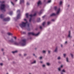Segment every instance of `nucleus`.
<instances>
[{
	"label": "nucleus",
	"mask_w": 74,
	"mask_h": 74,
	"mask_svg": "<svg viewBox=\"0 0 74 74\" xmlns=\"http://www.w3.org/2000/svg\"><path fill=\"white\" fill-rule=\"evenodd\" d=\"M58 48L56 47L54 50V52H55V53H58Z\"/></svg>",
	"instance_id": "nucleus-9"
},
{
	"label": "nucleus",
	"mask_w": 74,
	"mask_h": 74,
	"mask_svg": "<svg viewBox=\"0 0 74 74\" xmlns=\"http://www.w3.org/2000/svg\"><path fill=\"white\" fill-rule=\"evenodd\" d=\"M42 4V3H41V1H39L37 3V6H39V5H41Z\"/></svg>",
	"instance_id": "nucleus-12"
},
{
	"label": "nucleus",
	"mask_w": 74,
	"mask_h": 74,
	"mask_svg": "<svg viewBox=\"0 0 74 74\" xmlns=\"http://www.w3.org/2000/svg\"><path fill=\"white\" fill-rule=\"evenodd\" d=\"M68 44V42H67V41H66L64 43V44H65V45H66V44Z\"/></svg>",
	"instance_id": "nucleus-31"
},
{
	"label": "nucleus",
	"mask_w": 74,
	"mask_h": 74,
	"mask_svg": "<svg viewBox=\"0 0 74 74\" xmlns=\"http://www.w3.org/2000/svg\"><path fill=\"white\" fill-rule=\"evenodd\" d=\"M5 54V53L4 52H3V55H4Z\"/></svg>",
	"instance_id": "nucleus-53"
},
{
	"label": "nucleus",
	"mask_w": 74,
	"mask_h": 74,
	"mask_svg": "<svg viewBox=\"0 0 74 74\" xmlns=\"http://www.w3.org/2000/svg\"><path fill=\"white\" fill-rule=\"evenodd\" d=\"M63 68V65H61L60 66V68L61 69V68Z\"/></svg>",
	"instance_id": "nucleus-49"
},
{
	"label": "nucleus",
	"mask_w": 74,
	"mask_h": 74,
	"mask_svg": "<svg viewBox=\"0 0 74 74\" xmlns=\"http://www.w3.org/2000/svg\"><path fill=\"white\" fill-rule=\"evenodd\" d=\"M4 8H5V5L4 4H1L0 7V9L2 10V11L3 12H5V10Z\"/></svg>",
	"instance_id": "nucleus-5"
},
{
	"label": "nucleus",
	"mask_w": 74,
	"mask_h": 74,
	"mask_svg": "<svg viewBox=\"0 0 74 74\" xmlns=\"http://www.w3.org/2000/svg\"><path fill=\"white\" fill-rule=\"evenodd\" d=\"M21 33L23 34H26V32H22V31H21Z\"/></svg>",
	"instance_id": "nucleus-16"
},
{
	"label": "nucleus",
	"mask_w": 74,
	"mask_h": 74,
	"mask_svg": "<svg viewBox=\"0 0 74 74\" xmlns=\"http://www.w3.org/2000/svg\"><path fill=\"white\" fill-rule=\"evenodd\" d=\"M46 1V0H44V2H45Z\"/></svg>",
	"instance_id": "nucleus-62"
},
{
	"label": "nucleus",
	"mask_w": 74,
	"mask_h": 74,
	"mask_svg": "<svg viewBox=\"0 0 74 74\" xmlns=\"http://www.w3.org/2000/svg\"><path fill=\"white\" fill-rule=\"evenodd\" d=\"M27 30L28 31H30V27H29V23H28L27 25Z\"/></svg>",
	"instance_id": "nucleus-13"
},
{
	"label": "nucleus",
	"mask_w": 74,
	"mask_h": 74,
	"mask_svg": "<svg viewBox=\"0 0 74 74\" xmlns=\"http://www.w3.org/2000/svg\"><path fill=\"white\" fill-rule=\"evenodd\" d=\"M44 74H46V73H44Z\"/></svg>",
	"instance_id": "nucleus-64"
},
{
	"label": "nucleus",
	"mask_w": 74,
	"mask_h": 74,
	"mask_svg": "<svg viewBox=\"0 0 74 74\" xmlns=\"http://www.w3.org/2000/svg\"><path fill=\"white\" fill-rule=\"evenodd\" d=\"M17 28H18V29H19V27H18V26H17Z\"/></svg>",
	"instance_id": "nucleus-60"
},
{
	"label": "nucleus",
	"mask_w": 74,
	"mask_h": 74,
	"mask_svg": "<svg viewBox=\"0 0 74 74\" xmlns=\"http://www.w3.org/2000/svg\"><path fill=\"white\" fill-rule=\"evenodd\" d=\"M1 51H2V52H3L4 51V49H1Z\"/></svg>",
	"instance_id": "nucleus-43"
},
{
	"label": "nucleus",
	"mask_w": 74,
	"mask_h": 74,
	"mask_svg": "<svg viewBox=\"0 0 74 74\" xmlns=\"http://www.w3.org/2000/svg\"><path fill=\"white\" fill-rule=\"evenodd\" d=\"M17 0H15V1H16V2L17 1Z\"/></svg>",
	"instance_id": "nucleus-63"
},
{
	"label": "nucleus",
	"mask_w": 74,
	"mask_h": 74,
	"mask_svg": "<svg viewBox=\"0 0 74 74\" xmlns=\"http://www.w3.org/2000/svg\"><path fill=\"white\" fill-rule=\"evenodd\" d=\"M10 20V18L9 17H8L5 18H4L3 19V21H9Z\"/></svg>",
	"instance_id": "nucleus-10"
},
{
	"label": "nucleus",
	"mask_w": 74,
	"mask_h": 74,
	"mask_svg": "<svg viewBox=\"0 0 74 74\" xmlns=\"http://www.w3.org/2000/svg\"><path fill=\"white\" fill-rule=\"evenodd\" d=\"M51 24V22L49 21H48L47 23V25H49Z\"/></svg>",
	"instance_id": "nucleus-28"
},
{
	"label": "nucleus",
	"mask_w": 74,
	"mask_h": 74,
	"mask_svg": "<svg viewBox=\"0 0 74 74\" xmlns=\"http://www.w3.org/2000/svg\"><path fill=\"white\" fill-rule=\"evenodd\" d=\"M39 59H40V60H41V59H42V57H40L39 58Z\"/></svg>",
	"instance_id": "nucleus-41"
},
{
	"label": "nucleus",
	"mask_w": 74,
	"mask_h": 74,
	"mask_svg": "<svg viewBox=\"0 0 74 74\" xmlns=\"http://www.w3.org/2000/svg\"><path fill=\"white\" fill-rule=\"evenodd\" d=\"M3 63H0V66H3Z\"/></svg>",
	"instance_id": "nucleus-42"
},
{
	"label": "nucleus",
	"mask_w": 74,
	"mask_h": 74,
	"mask_svg": "<svg viewBox=\"0 0 74 74\" xmlns=\"http://www.w3.org/2000/svg\"><path fill=\"white\" fill-rule=\"evenodd\" d=\"M42 67H43L44 68L45 67V65L44 64L42 65Z\"/></svg>",
	"instance_id": "nucleus-36"
},
{
	"label": "nucleus",
	"mask_w": 74,
	"mask_h": 74,
	"mask_svg": "<svg viewBox=\"0 0 74 74\" xmlns=\"http://www.w3.org/2000/svg\"><path fill=\"white\" fill-rule=\"evenodd\" d=\"M42 18H45V16H43L42 17Z\"/></svg>",
	"instance_id": "nucleus-58"
},
{
	"label": "nucleus",
	"mask_w": 74,
	"mask_h": 74,
	"mask_svg": "<svg viewBox=\"0 0 74 74\" xmlns=\"http://www.w3.org/2000/svg\"><path fill=\"white\" fill-rule=\"evenodd\" d=\"M61 48H63V45L62 44H61Z\"/></svg>",
	"instance_id": "nucleus-45"
},
{
	"label": "nucleus",
	"mask_w": 74,
	"mask_h": 74,
	"mask_svg": "<svg viewBox=\"0 0 74 74\" xmlns=\"http://www.w3.org/2000/svg\"><path fill=\"white\" fill-rule=\"evenodd\" d=\"M11 3L12 4V5L14 6V3H13V2H12L11 1Z\"/></svg>",
	"instance_id": "nucleus-35"
},
{
	"label": "nucleus",
	"mask_w": 74,
	"mask_h": 74,
	"mask_svg": "<svg viewBox=\"0 0 74 74\" xmlns=\"http://www.w3.org/2000/svg\"><path fill=\"white\" fill-rule=\"evenodd\" d=\"M45 22H44L42 24L43 26H45Z\"/></svg>",
	"instance_id": "nucleus-30"
},
{
	"label": "nucleus",
	"mask_w": 74,
	"mask_h": 74,
	"mask_svg": "<svg viewBox=\"0 0 74 74\" xmlns=\"http://www.w3.org/2000/svg\"><path fill=\"white\" fill-rule=\"evenodd\" d=\"M69 8V7H70V5H68L67 6Z\"/></svg>",
	"instance_id": "nucleus-56"
},
{
	"label": "nucleus",
	"mask_w": 74,
	"mask_h": 74,
	"mask_svg": "<svg viewBox=\"0 0 74 74\" xmlns=\"http://www.w3.org/2000/svg\"><path fill=\"white\" fill-rule=\"evenodd\" d=\"M48 54H50L51 53V51L49 50L48 51Z\"/></svg>",
	"instance_id": "nucleus-37"
},
{
	"label": "nucleus",
	"mask_w": 74,
	"mask_h": 74,
	"mask_svg": "<svg viewBox=\"0 0 74 74\" xmlns=\"http://www.w3.org/2000/svg\"><path fill=\"white\" fill-rule=\"evenodd\" d=\"M13 38H14V40H16V37H13Z\"/></svg>",
	"instance_id": "nucleus-47"
},
{
	"label": "nucleus",
	"mask_w": 74,
	"mask_h": 74,
	"mask_svg": "<svg viewBox=\"0 0 74 74\" xmlns=\"http://www.w3.org/2000/svg\"><path fill=\"white\" fill-rule=\"evenodd\" d=\"M4 1H1V4L3 3H4Z\"/></svg>",
	"instance_id": "nucleus-46"
},
{
	"label": "nucleus",
	"mask_w": 74,
	"mask_h": 74,
	"mask_svg": "<svg viewBox=\"0 0 74 74\" xmlns=\"http://www.w3.org/2000/svg\"><path fill=\"white\" fill-rule=\"evenodd\" d=\"M24 21H26V22H27V20L26 19H24Z\"/></svg>",
	"instance_id": "nucleus-57"
},
{
	"label": "nucleus",
	"mask_w": 74,
	"mask_h": 74,
	"mask_svg": "<svg viewBox=\"0 0 74 74\" xmlns=\"http://www.w3.org/2000/svg\"><path fill=\"white\" fill-rule=\"evenodd\" d=\"M7 34L8 36H12V34L10 33H8Z\"/></svg>",
	"instance_id": "nucleus-20"
},
{
	"label": "nucleus",
	"mask_w": 74,
	"mask_h": 74,
	"mask_svg": "<svg viewBox=\"0 0 74 74\" xmlns=\"http://www.w3.org/2000/svg\"><path fill=\"white\" fill-rule=\"evenodd\" d=\"M60 8H59L57 11L56 14H55L54 13H52L50 15V17H52V16H56V15H58L60 13Z\"/></svg>",
	"instance_id": "nucleus-3"
},
{
	"label": "nucleus",
	"mask_w": 74,
	"mask_h": 74,
	"mask_svg": "<svg viewBox=\"0 0 74 74\" xmlns=\"http://www.w3.org/2000/svg\"><path fill=\"white\" fill-rule=\"evenodd\" d=\"M27 5H29V3L28 2H27Z\"/></svg>",
	"instance_id": "nucleus-44"
},
{
	"label": "nucleus",
	"mask_w": 74,
	"mask_h": 74,
	"mask_svg": "<svg viewBox=\"0 0 74 74\" xmlns=\"http://www.w3.org/2000/svg\"><path fill=\"white\" fill-rule=\"evenodd\" d=\"M46 65H47L48 66H51V64L49 62H47L46 63Z\"/></svg>",
	"instance_id": "nucleus-17"
},
{
	"label": "nucleus",
	"mask_w": 74,
	"mask_h": 74,
	"mask_svg": "<svg viewBox=\"0 0 74 74\" xmlns=\"http://www.w3.org/2000/svg\"><path fill=\"white\" fill-rule=\"evenodd\" d=\"M62 4V1H60V5H61Z\"/></svg>",
	"instance_id": "nucleus-40"
},
{
	"label": "nucleus",
	"mask_w": 74,
	"mask_h": 74,
	"mask_svg": "<svg viewBox=\"0 0 74 74\" xmlns=\"http://www.w3.org/2000/svg\"><path fill=\"white\" fill-rule=\"evenodd\" d=\"M24 55L25 56H26V55H27V54L24 53Z\"/></svg>",
	"instance_id": "nucleus-51"
},
{
	"label": "nucleus",
	"mask_w": 74,
	"mask_h": 74,
	"mask_svg": "<svg viewBox=\"0 0 74 74\" xmlns=\"http://www.w3.org/2000/svg\"><path fill=\"white\" fill-rule=\"evenodd\" d=\"M17 52H18V51L16 50L12 52V53H13V54H14V53H17Z\"/></svg>",
	"instance_id": "nucleus-15"
},
{
	"label": "nucleus",
	"mask_w": 74,
	"mask_h": 74,
	"mask_svg": "<svg viewBox=\"0 0 74 74\" xmlns=\"http://www.w3.org/2000/svg\"><path fill=\"white\" fill-rule=\"evenodd\" d=\"M0 18L1 19H3L4 18V15L3 14H1L0 15Z\"/></svg>",
	"instance_id": "nucleus-14"
},
{
	"label": "nucleus",
	"mask_w": 74,
	"mask_h": 74,
	"mask_svg": "<svg viewBox=\"0 0 74 74\" xmlns=\"http://www.w3.org/2000/svg\"><path fill=\"white\" fill-rule=\"evenodd\" d=\"M52 21H53V22H54V21H55V20H54V19H52L51 20Z\"/></svg>",
	"instance_id": "nucleus-52"
},
{
	"label": "nucleus",
	"mask_w": 74,
	"mask_h": 74,
	"mask_svg": "<svg viewBox=\"0 0 74 74\" xmlns=\"http://www.w3.org/2000/svg\"><path fill=\"white\" fill-rule=\"evenodd\" d=\"M33 23H34V22H35L34 21H33Z\"/></svg>",
	"instance_id": "nucleus-61"
},
{
	"label": "nucleus",
	"mask_w": 74,
	"mask_h": 74,
	"mask_svg": "<svg viewBox=\"0 0 74 74\" xmlns=\"http://www.w3.org/2000/svg\"><path fill=\"white\" fill-rule=\"evenodd\" d=\"M58 63L59 64H61V63H62V62H61L60 61H58Z\"/></svg>",
	"instance_id": "nucleus-48"
},
{
	"label": "nucleus",
	"mask_w": 74,
	"mask_h": 74,
	"mask_svg": "<svg viewBox=\"0 0 74 74\" xmlns=\"http://www.w3.org/2000/svg\"><path fill=\"white\" fill-rule=\"evenodd\" d=\"M40 34V33L38 32V33L35 34L33 32H29L28 33V35L29 36H30V35H32V36H38V34Z\"/></svg>",
	"instance_id": "nucleus-7"
},
{
	"label": "nucleus",
	"mask_w": 74,
	"mask_h": 74,
	"mask_svg": "<svg viewBox=\"0 0 74 74\" xmlns=\"http://www.w3.org/2000/svg\"><path fill=\"white\" fill-rule=\"evenodd\" d=\"M54 9L55 10V11H56L57 10V7H54Z\"/></svg>",
	"instance_id": "nucleus-32"
},
{
	"label": "nucleus",
	"mask_w": 74,
	"mask_h": 74,
	"mask_svg": "<svg viewBox=\"0 0 74 74\" xmlns=\"http://www.w3.org/2000/svg\"><path fill=\"white\" fill-rule=\"evenodd\" d=\"M25 15L27 18H29V16H30V17L29 19V22H31V21H32V17H33V16H36V13H35L33 15L32 14L29 15V14L28 13H27Z\"/></svg>",
	"instance_id": "nucleus-2"
},
{
	"label": "nucleus",
	"mask_w": 74,
	"mask_h": 74,
	"mask_svg": "<svg viewBox=\"0 0 74 74\" xmlns=\"http://www.w3.org/2000/svg\"><path fill=\"white\" fill-rule=\"evenodd\" d=\"M24 3V0H20V4H21V3Z\"/></svg>",
	"instance_id": "nucleus-18"
},
{
	"label": "nucleus",
	"mask_w": 74,
	"mask_h": 74,
	"mask_svg": "<svg viewBox=\"0 0 74 74\" xmlns=\"http://www.w3.org/2000/svg\"><path fill=\"white\" fill-rule=\"evenodd\" d=\"M40 63H43V62H42V61H40Z\"/></svg>",
	"instance_id": "nucleus-55"
},
{
	"label": "nucleus",
	"mask_w": 74,
	"mask_h": 74,
	"mask_svg": "<svg viewBox=\"0 0 74 74\" xmlns=\"http://www.w3.org/2000/svg\"><path fill=\"white\" fill-rule=\"evenodd\" d=\"M43 11V10H41L40 12L39 13V14H42V11Z\"/></svg>",
	"instance_id": "nucleus-21"
},
{
	"label": "nucleus",
	"mask_w": 74,
	"mask_h": 74,
	"mask_svg": "<svg viewBox=\"0 0 74 74\" xmlns=\"http://www.w3.org/2000/svg\"><path fill=\"white\" fill-rule=\"evenodd\" d=\"M9 14L10 15H12V11L10 12L9 13Z\"/></svg>",
	"instance_id": "nucleus-26"
},
{
	"label": "nucleus",
	"mask_w": 74,
	"mask_h": 74,
	"mask_svg": "<svg viewBox=\"0 0 74 74\" xmlns=\"http://www.w3.org/2000/svg\"><path fill=\"white\" fill-rule=\"evenodd\" d=\"M18 55L19 56H22V55L21 54H19Z\"/></svg>",
	"instance_id": "nucleus-50"
},
{
	"label": "nucleus",
	"mask_w": 74,
	"mask_h": 74,
	"mask_svg": "<svg viewBox=\"0 0 74 74\" xmlns=\"http://www.w3.org/2000/svg\"><path fill=\"white\" fill-rule=\"evenodd\" d=\"M63 56H64V58H65L66 57V54H63Z\"/></svg>",
	"instance_id": "nucleus-34"
},
{
	"label": "nucleus",
	"mask_w": 74,
	"mask_h": 74,
	"mask_svg": "<svg viewBox=\"0 0 74 74\" xmlns=\"http://www.w3.org/2000/svg\"><path fill=\"white\" fill-rule=\"evenodd\" d=\"M66 60L67 62H69V58H66Z\"/></svg>",
	"instance_id": "nucleus-25"
},
{
	"label": "nucleus",
	"mask_w": 74,
	"mask_h": 74,
	"mask_svg": "<svg viewBox=\"0 0 74 74\" xmlns=\"http://www.w3.org/2000/svg\"><path fill=\"white\" fill-rule=\"evenodd\" d=\"M33 55L34 56H35V58H37V56H36V55H35V54H33Z\"/></svg>",
	"instance_id": "nucleus-39"
},
{
	"label": "nucleus",
	"mask_w": 74,
	"mask_h": 74,
	"mask_svg": "<svg viewBox=\"0 0 74 74\" xmlns=\"http://www.w3.org/2000/svg\"><path fill=\"white\" fill-rule=\"evenodd\" d=\"M51 0H49L47 1V3H51Z\"/></svg>",
	"instance_id": "nucleus-38"
},
{
	"label": "nucleus",
	"mask_w": 74,
	"mask_h": 74,
	"mask_svg": "<svg viewBox=\"0 0 74 74\" xmlns=\"http://www.w3.org/2000/svg\"><path fill=\"white\" fill-rule=\"evenodd\" d=\"M27 23V21L25 23L22 22V24H19V26L22 29H23V27H26V25Z\"/></svg>",
	"instance_id": "nucleus-4"
},
{
	"label": "nucleus",
	"mask_w": 74,
	"mask_h": 74,
	"mask_svg": "<svg viewBox=\"0 0 74 74\" xmlns=\"http://www.w3.org/2000/svg\"><path fill=\"white\" fill-rule=\"evenodd\" d=\"M34 63H36V60L32 62H31V64H34Z\"/></svg>",
	"instance_id": "nucleus-23"
},
{
	"label": "nucleus",
	"mask_w": 74,
	"mask_h": 74,
	"mask_svg": "<svg viewBox=\"0 0 74 74\" xmlns=\"http://www.w3.org/2000/svg\"><path fill=\"white\" fill-rule=\"evenodd\" d=\"M40 29H42V27L41 26H40Z\"/></svg>",
	"instance_id": "nucleus-54"
},
{
	"label": "nucleus",
	"mask_w": 74,
	"mask_h": 74,
	"mask_svg": "<svg viewBox=\"0 0 74 74\" xmlns=\"http://www.w3.org/2000/svg\"><path fill=\"white\" fill-rule=\"evenodd\" d=\"M57 59L58 60H60V59H61V58H60V57H58Z\"/></svg>",
	"instance_id": "nucleus-33"
},
{
	"label": "nucleus",
	"mask_w": 74,
	"mask_h": 74,
	"mask_svg": "<svg viewBox=\"0 0 74 74\" xmlns=\"http://www.w3.org/2000/svg\"><path fill=\"white\" fill-rule=\"evenodd\" d=\"M58 71H61V68H58Z\"/></svg>",
	"instance_id": "nucleus-24"
},
{
	"label": "nucleus",
	"mask_w": 74,
	"mask_h": 74,
	"mask_svg": "<svg viewBox=\"0 0 74 74\" xmlns=\"http://www.w3.org/2000/svg\"><path fill=\"white\" fill-rule=\"evenodd\" d=\"M46 51L43 50L42 51V53H44L45 54V53H46Z\"/></svg>",
	"instance_id": "nucleus-19"
},
{
	"label": "nucleus",
	"mask_w": 74,
	"mask_h": 74,
	"mask_svg": "<svg viewBox=\"0 0 74 74\" xmlns=\"http://www.w3.org/2000/svg\"><path fill=\"white\" fill-rule=\"evenodd\" d=\"M8 41L9 42L13 43L14 45H17V46H19L20 45L23 46L26 45V43L25 39H23L21 41L18 42L16 41H14V39L12 38L10 40H8Z\"/></svg>",
	"instance_id": "nucleus-1"
},
{
	"label": "nucleus",
	"mask_w": 74,
	"mask_h": 74,
	"mask_svg": "<svg viewBox=\"0 0 74 74\" xmlns=\"http://www.w3.org/2000/svg\"><path fill=\"white\" fill-rule=\"evenodd\" d=\"M37 22H40V18H37Z\"/></svg>",
	"instance_id": "nucleus-22"
},
{
	"label": "nucleus",
	"mask_w": 74,
	"mask_h": 74,
	"mask_svg": "<svg viewBox=\"0 0 74 74\" xmlns=\"http://www.w3.org/2000/svg\"><path fill=\"white\" fill-rule=\"evenodd\" d=\"M30 58H31V57L30 56H29L27 58V59H30Z\"/></svg>",
	"instance_id": "nucleus-29"
},
{
	"label": "nucleus",
	"mask_w": 74,
	"mask_h": 74,
	"mask_svg": "<svg viewBox=\"0 0 74 74\" xmlns=\"http://www.w3.org/2000/svg\"><path fill=\"white\" fill-rule=\"evenodd\" d=\"M66 73V70L64 69H63L62 71H61L60 73L61 74H64V73Z\"/></svg>",
	"instance_id": "nucleus-11"
},
{
	"label": "nucleus",
	"mask_w": 74,
	"mask_h": 74,
	"mask_svg": "<svg viewBox=\"0 0 74 74\" xmlns=\"http://www.w3.org/2000/svg\"><path fill=\"white\" fill-rule=\"evenodd\" d=\"M20 10H18L17 11V13L18 14L16 17V19H20Z\"/></svg>",
	"instance_id": "nucleus-6"
},
{
	"label": "nucleus",
	"mask_w": 74,
	"mask_h": 74,
	"mask_svg": "<svg viewBox=\"0 0 74 74\" xmlns=\"http://www.w3.org/2000/svg\"><path fill=\"white\" fill-rule=\"evenodd\" d=\"M67 37H68V38H72V36H71V31H69Z\"/></svg>",
	"instance_id": "nucleus-8"
},
{
	"label": "nucleus",
	"mask_w": 74,
	"mask_h": 74,
	"mask_svg": "<svg viewBox=\"0 0 74 74\" xmlns=\"http://www.w3.org/2000/svg\"><path fill=\"white\" fill-rule=\"evenodd\" d=\"M7 39H9L10 38L9 37H7Z\"/></svg>",
	"instance_id": "nucleus-59"
},
{
	"label": "nucleus",
	"mask_w": 74,
	"mask_h": 74,
	"mask_svg": "<svg viewBox=\"0 0 74 74\" xmlns=\"http://www.w3.org/2000/svg\"><path fill=\"white\" fill-rule=\"evenodd\" d=\"M70 55L71 56L72 58H73V57H74V56L73 55V54H72L71 53Z\"/></svg>",
	"instance_id": "nucleus-27"
}]
</instances>
